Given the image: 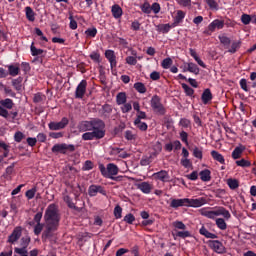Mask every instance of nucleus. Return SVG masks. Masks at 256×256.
<instances>
[{"mask_svg": "<svg viewBox=\"0 0 256 256\" xmlns=\"http://www.w3.org/2000/svg\"><path fill=\"white\" fill-rule=\"evenodd\" d=\"M77 128L80 133H84L82 135L83 141L99 140L105 137V122L99 118L82 121Z\"/></svg>", "mask_w": 256, "mask_h": 256, "instance_id": "1", "label": "nucleus"}, {"mask_svg": "<svg viewBox=\"0 0 256 256\" xmlns=\"http://www.w3.org/2000/svg\"><path fill=\"white\" fill-rule=\"evenodd\" d=\"M207 203V199L204 197L196 198V199H189V198H182V199H172L170 202V207L172 209H178V207H203Z\"/></svg>", "mask_w": 256, "mask_h": 256, "instance_id": "2", "label": "nucleus"}, {"mask_svg": "<svg viewBox=\"0 0 256 256\" xmlns=\"http://www.w3.org/2000/svg\"><path fill=\"white\" fill-rule=\"evenodd\" d=\"M204 217L207 219H217V217H223L224 219H229L231 217V213L228 212L224 207H217L213 210L211 208H202L199 210Z\"/></svg>", "mask_w": 256, "mask_h": 256, "instance_id": "3", "label": "nucleus"}, {"mask_svg": "<svg viewBox=\"0 0 256 256\" xmlns=\"http://www.w3.org/2000/svg\"><path fill=\"white\" fill-rule=\"evenodd\" d=\"M98 169L102 176L105 177V179H112V181H120L121 176L115 177L116 175H119V167L113 163L105 165L99 164Z\"/></svg>", "mask_w": 256, "mask_h": 256, "instance_id": "4", "label": "nucleus"}, {"mask_svg": "<svg viewBox=\"0 0 256 256\" xmlns=\"http://www.w3.org/2000/svg\"><path fill=\"white\" fill-rule=\"evenodd\" d=\"M150 107L156 115H165L167 113V108L165 107V104H163V100L159 95L152 96L150 100Z\"/></svg>", "mask_w": 256, "mask_h": 256, "instance_id": "5", "label": "nucleus"}, {"mask_svg": "<svg viewBox=\"0 0 256 256\" xmlns=\"http://www.w3.org/2000/svg\"><path fill=\"white\" fill-rule=\"evenodd\" d=\"M47 223L55 225L59 223V211L57 210V205L50 204L46 209L45 216Z\"/></svg>", "mask_w": 256, "mask_h": 256, "instance_id": "6", "label": "nucleus"}, {"mask_svg": "<svg viewBox=\"0 0 256 256\" xmlns=\"http://www.w3.org/2000/svg\"><path fill=\"white\" fill-rule=\"evenodd\" d=\"M13 100L11 98H6L0 101V117L4 119H9V111L7 109H13Z\"/></svg>", "mask_w": 256, "mask_h": 256, "instance_id": "7", "label": "nucleus"}, {"mask_svg": "<svg viewBox=\"0 0 256 256\" xmlns=\"http://www.w3.org/2000/svg\"><path fill=\"white\" fill-rule=\"evenodd\" d=\"M52 153H61L62 155H67V153H73L75 151V145L73 144H55L52 149Z\"/></svg>", "mask_w": 256, "mask_h": 256, "instance_id": "8", "label": "nucleus"}, {"mask_svg": "<svg viewBox=\"0 0 256 256\" xmlns=\"http://www.w3.org/2000/svg\"><path fill=\"white\" fill-rule=\"evenodd\" d=\"M223 27H225V20H220V19H215L213 20L208 27L204 30V35H213V33H215V30L218 29L221 30L223 29Z\"/></svg>", "mask_w": 256, "mask_h": 256, "instance_id": "9", "label": "nucleus"}, {"mask_svg": "<svg viewBox=\"0 0 256 256\" xmlns=\"http://www.w3.org/2000/svg\"><path fill=\"white\" fill-rule=\"evenodd\" d=\"M69 125V118L63 117L60 122H50L48 127L50 131H60V129H65Z\"/></svg>", "mask_w": 256, "mask_h": 256, "instance_id": "10", "label": "nucleus"}, {"mask_svg": "<svg viewBox=\"0 0 256 256\" xmlns=\"http://www.w3.org/2000/svg\"><path fill=\"white\" fill-rule=\"evenodd\" d=\"M207 243H208V247H210V249H213L215 253H218V254L225 253V246L221 241L209 240Z\"/></svg>", "mask_w": 256, "mask_h": 256, "instance_id": "11", "label": "nucleus"}, {"mask_svg": "<svg viewBox=\"0 0 256 256\" xmlns=\"http://www.w3.org/2000/svg\"><path fill=\"white\" fill-rule=\"evenodd\" d=\"M86 93H87V80H82L76 87L75 98L83 99Z\"/></svg>", "mask_w": 256, "mask_h": 256, "instance_id": "12", "label": "nucleus"}, {"mask_svg": "<svg viewBox=\"0 0 256 256\" xmlns=\"http://www.w3.org/2000/svg\"><path fill=\"white\" fill-rule=\"evenodd\" d=\"M30 243H31V238L29 236L22 237L21 243H20L21 248H17V247L14 248V253H17V254L28 253L27 247H29Z\"/></svg>", "mask_w": 256, "mask_h": 256, "instance_id": "13", "label": "nucleus"}, {"mask_svg": "<svg viewBox=\"0 0 256 256\" xmlns=\"http://www.w3.org/2000/svg\"><path fill=\"white\" fill-rule=\"evenodd\" d=\"M97 193H100L101 195L107 194V192L105 191V188H103V186L95 185V184L90 185L88 188V195L90 197H96Z\"/></svg>", "mask_w": 256, "mask_h": 256, "instance_id": "14", "label": "nucleus"}, {"mask_svg": "<svg viewBox=\"0 0 256 256\" xmlns=\"http://www.w3.org/2000/svg\"><path fill=\"white\" fill-rule=\"evenodd\" d=\"M153 179H155L156 181H162V183H167L169 182V172H167L166 170H161L159 172H156L152 175Z\"/></svg>", "mask_w": 256, "mask_h": 256, "instance_id": "15", "label": "nucleus"}, {"mask_svg": "<svg viewBox=\"0 0 256 256\" xmlns=\"http://www.w3.org/2000/svg\"><path fill=\"white\" fill-rule=\"evenodd\" d=\"M105 57L109 61L111 69H115V67H117V56L115 55V51L106 50Z\"/></svg>", "mask_w": 256, "mask_h": 256, "instance_id": "16", "label": "nucleus"}, {"mask_svg": "<svg viewBox=\"0 0 256 256\" xmlns=\"http://www.w3.org/2000/svg\"><path fill=\"white\" fill-rule=\"evenodd\" d=\"M23 230L21 229V226H17L12 234L8 237V243H16V241H19L21 238Z\"/></svg>", "mask_w": 256, "mask_h": 256, "instance_id": "17", "label": "nucleus"}, {"mask_svg": "<svg viewBox=\"0 0 256 256\" xmlns=\"http://www.w3.org/2000/svg\"><path fill=\"white\" fill-rule=\"evenodd\" d=\"M187 13L183 10L176 11V15L174 16V22L172 23V27H179L180 23H183V19H185V16Z\"/></svg>", "mask_w": 256, "mask_h": 256, "instance_id": "18", "label": "nucleus"}, {"mask_svg": "<svg viewBox=\"0 0 256 256\" xmlns=\"http://www.w3.org/2000/svg\"><path fill=\"white\" fill-rule=\"evenodd\" d=\"M245 149H247L245 145L239 144L232 152V159L235 161H237V159H241L243 153H245Z\"/></svg>", "mask_w": 256, "mask_h": 256, "instance_id": "19", "label": "nucleus"}, {"mask_svg": "<svg viewBox=\"0 0 256 256\" xmlns=\"http://www.w3.org/2000/svg\"><path fill=\"white\" fill-rule=\"evenodd\" d=\"M137 189L142 191V193H145V195H149V193H151V191H153V184H151L149 182H141V183L137 184Z\"/></svg>", "mask_w": 256, "mask_h": 256, "instance_id": "20", "label": "nucleus"}, {"mask_svg": "<svg viewBox=\"0 0 256 256\" xmlns=\"http://www.w3.org/2000/svg\"><path fill=\"white\" fill-rule=\"evenodd\" d=\"M201 99L204 105H209V103L213 101V93H211V89H205L202 93Z\"/></svg>", "mask_w": 256, "mask_h": 256, "instance_id": "21", "label": "nucleus"}, {"mask_svg": "<svg viewBox=\"0 0 256 256\" xmlns=\"http://www.w3.org/2000/svg\"><path fill=\"white\" fill-rule=\"evenodd\" d=\"M13 173H15V163H13L12 165L8 166L4 172V174L2 175V177L6 180V181H11L13 179Z\"/></svg>", "mask_w": 256, "mask_h": 256, "instance_id": "22", "label": "nucleus"}, {"mask_svg": "<svg viewBox=\"0 0 256 256\" xmlns=\"http://www.w3.org/2000/svg\"><path fill=\"white\" fill-rule=\"evenodd\" d=\"M111 13L114 19H121L123 17V8L118 4H114L111 8Z\"/></svg>", "mask_w": 256, "mask_h": 256, "instance_id": "23", "label": "nucleus"}, {"mask_svg": "<svg viewBox=\"0 0 256 256\" xmlns=\"http://www.w3.org/2000/svg\"><path fill=\"white\" fill-rule=\"evenodd\" d=\"M171 29H175L173 24H158L156 26V31H158V33L167 34L169 31H171Z\"/></svg>", "mask_w": 256, "mask_h": 256, "instance_id": "24", "label": "nucleus"}, {"mask_svg": "<svg viewBox=\"0 0 256 256\" xmlns=\"http://www.w3.org/2000/svg\"><path fill=\"white\" fill-rule=\"evenodd\" d=\"M189 53H190L191 57H193V59L196 61V63H198V65L200 67H202L203 69L207 68V65H205V62H203V60H201L199 55H197V51H195V49L190 48Z\"/></svg>", "mask_w": 256, "mask_h": 256, "instance_id": "25", "label": "nucleus"}, {"mask_svg": "<svg viewBox=\"0 0 256 256\" xmlns=\"http://www.w3.org/2000/svg\"><path fill=\"white\" fill-rule=\"evenodd\" d=\"M210 155L214 161H217L221 165H225V157L222 156L221 153L217 152V150H212Z\"/></svg>", "mask_w": 256, "mask_h": 256, "instance_id": "26", "label": "nucleus"}, {"mask_svg": "<svg viewBox=\"0 0 256 256\" xmlns=\"http://www.w3.org/2000/svg\"><path fill=\"white\" fill-rule=\"evenodd\" d=\"M53 231H57V226H47L46 230L42 234V239H49V237H53Z\"/></svg>", "mask_w": 256, "mask_h": 256, "instance_id": "27", "label": "nucleus"}, {"mask_svg": "<svg viewBox=\"0 0 256 256\" xmlns=\"http://www.w3.org/2000/svg\"><path fill=\"white\" fill-rule=\"evenodd\" d=\"M124 103H127V93L125 92H119L116 95V105H124Z\"/></svg>", "mask_w": 256, "mask_h": 256, "instance_id": "28", "label": "nucleus"}, {"mask_svg": "<svg viewBox=\"0 0 256 256\" xmlns=\"http://www.w3.org/2000/svg\"><path fill=\"white\" fill-rule=\"evenodd\" d=\"M21 207V201L17 198H13L10 202V209L13 213H17Z\"/></svg>", "mask_w": 256, "mask_h": 256, "instance_id": "29", "label": "nucleus"}, {"mask_svg": "<svg viewBox=\"0 0 256 256\" xmlns=\"http://www.w3.org/2000/svg\"><path fill=\"white\" fill-rule=\"evenodd\" d=\"M25 13H26V19H28V21H31L33 23V21H35V11H33V8H31L30 6L26 7Z\"/></svg>", "mask_w": 256, "mask_h": 256, "instance_id": "30", "label": "nucleus"}, {"mask_svg": "<svg viewBox=\"0 0 256 256\" xmlns=\"http://www.w3.org/2000/svg\"><path fill=\"white\" fill-rule=\"evenodd\" d=\"M30 50H31L32 57H37L39 55H43V53H44L43 49H39V48L35 47V42H32V44L30 46Z\"/></svg>", "mask_w": 256, "mask_h": 256, "instance_id": "31", "label": "nucleus"}, {"mask_svg": "<svg viewBox=\"0 0 256 256\" xmlns=\"http://www.w3.org/2000/svg\"><path fill=\"white\" fill-rule=\"evenodd\" d=\"M201 181L207 182L211 179V170L205 169L200 172Z\"/></svg>", "mask_w": 256, "mask_h": 256, "instance_id": "32", "label": "nucleus"}, {"mask_svg": "<svg viewBox=\"0 0 256 256\" xmlns=\"http://www.w3.org/2000/svg\"><path fill=\"white\" fill-rule=\"evenodd\" d=\"M187 71H189V73H194V75H199V66H197V64L193 63V62H189L187 64Z\"/></svg>", "mask_w": 256, "mask_h": 256, "instance_id": "33", "label": "nucleus"}, {"mask_svg": "<svg viewBox=\"0 0 256 256\" xmlns=\"http://www.w3.org/2000/svg\"><path fill=\"white\" fill-rule=\"evenodd\" d=\"M134 89L141 94L147 93V87L145 84H143V82H136L134 84Z\"/></svg>", "mask_w": 256, "mask_h": 256, "instance_id": "34", "label": "nucleus"}, {"mask_svg": "<svg viewBox=\"0 0 256 256\" xmlns=\"http://www.w3.org/2000/svg\"><path fill=\"white\" fill-rule=\"evenodd\" d=\"M134 125L139 131H147V129H149L147 123L142 122L141 120H134Z\"/></svg>", "mask_w": 256, "mask_h": 256, "instance_id": "35", "label": "nucleus"}, {"mask_svg": "<svg viewBox=\"0 0 256 256\" xmlns=\"http://www.w3.org/2000/svg\"><path fill=\"white\" fill-rule=\"evenodd\" d=\"M227 185H228V187H230V189L235 191V189H239V180L233 179V178H229L227 180Z\"/></svg>", "mask_w": 256, "mask_h": 256, "instance_id": "36", "label": "nucleus"}, {"mask_svg": "<svg viewBox=\"0 0 256 256\" xmlns=\"http://www.w3.org/2000/svg\"><path fill=\"white\" fill-rule=\"evenodd\" d=\"M85 35H86V39H93V38L97 37V28H95V27L88 28L85 31Z\"/></svg>", "mask_w": 256, "mask_h": 256, "instance_id": "37", "label": "nucleus"}, {"mask_svg": "<svg viewBox=\"0 0 256 256\" xmlns=\"http://www.w3.org/2000/svg\"><path fill=\"white\" fill-rule=\"evenodd\" d=\"M173 235H176V237H180V239H187V237H191V232L174 230Z\"/></svg>", "mask_w": 256, "mask_h": 256, "instance_id": "38", "label": "nucleus"}, {"mask_svg": "<svg viewBox=\"0 0 256 256\" xmlns=\"http://www.w3.org/2000/svg\"><path fill=\"white\" fill-rule=\"evenodd\" d=\"M241 48V41L232 42L230 48L228 49V53H237V50Z\"/></svg>", "mask_w": 256, "mask_h": 256, "instance_id": "39", "label": "nucleus"}, {"mask_svg": "<svg viewBox=\"0 0 256 256\" xmlns=\"http://www.w3.org/2000/svg\"><path fill=\"white\" fill-rule=\"evenodd\" d=\"M192 153L196 159H200V160L203 159V149L202 148L195 146L192 149Z\"/></svg>", "mask_w": 256, "mask_h": 256, "instance_id": "40", "label": "nucleus"}, {"mask_svg": "<svg viewBox=\"0 0 256 256\" xmlns=\"http://www.w3.org/2000/svg\"><path fill=\"white\" fill-rule=\"evenodd\" d=\"M133 105H131V102H125L124 104H121L120 110L122 113H130L132 111Z\"/></svg>", "mask_w": 256, "mask_h": 256, "instance_id": "41", "label": "nucleus"}, {"mask_svg": "<svg viewBox=\"0 0 256 256\" xmlns=\"http://www.w3.org/2000/svg\"><path fill=\"white\" fill-rule=\"evenodd\" d=\"M8 71H9V75H11V77H17V75H19V67L15 66V65H10L8 67Z\"/></svg>", "mask_w": 256, "mask_h": 256, "instance_id": "42", "label": "nucleus"}, {"mask_svg": "<svg viewBox=\"0 0 256 256\" xmlns=\"http://www.w3.org/2000/svg\"><path fill=\"white\" fill-rule=\"evenodd\" d=\"M182 89H184V92L188 97H193V95H195V90L185 83L182 84Z\"/></svg>", "mask_w": 256, "mask_h": 256, "instance_id": "43", "label": "nucleus"}, {"mask_svg": "<svg viewBox=\"0 0 256 256\" xmlns=\"http://www.w3.org/2000/svg\"><path fill=\"white\" fill-rule=\"evenodd\" d=\"M171 65H173V59L171 58H165L162 62H161V67L162 69H170Z\"/></svg>", "mask_w": 256, "mask_h": 256, "instance_id": "44", "label": "nucleus"}, {"mask_svg": "<svg viewBox=\"0 0 256 256\" xmlns=\"http://www.w3.org/2000/svg\"><path fill=\"white\" fill-rule=\"evenodd\" d=\"M220 43L226 47V49H229V45H231V38L227 36H219Z\"/></svg>", "mask_w": 256, "mask_h": 256, "instance_id": "45", "label": "nucleus"}, {"mask_svg": "<svg viewBox=\"0 0 256 256\" xmlns=\"http://www.w3.org/2000/svg\"><path fill=\"white\" fill-rule=\"evenodd\" d=\"M37 193V188L33 187L30 190H27L25 192V197L28 199V201H31V199H33L35 197V194Z\"/></svg>", "mask_w": 256, "mask_h": 256, "instance_id": "46", "label": "nucleus"}, {"mask_svg": "<svg viewBox=\"0 0 256 256\" xmlns=\"http://www.w3.org/2000/svg\"><path fill=\"white\" fill-rule=\"evenodd\" d=\"M124 137L127 141H135L137 139V134H133V131L127 130L124 133Z\"/></svg>", "mask_w": 256, "mask_h": 256, "instance_id": "47", "label": "nucleus"}, {"mask_svg": "<svg viewBox=\"0 0 256 256\" xmlns=\"http://www.w3.org/2000/svg\"><path fill=\"white\" fill-rule=\"evenodd\" d=\"M102 113L105 117H107V115H111V113H113V107L109 104H104L102 106Z\"/></svg>", "mask_w": 256, "mask_h": 256, "instance_id": "48", "label": "nucleus"}, {"mask_svg": "<svg viewBox=\"0 0 256 256\" xmlns=\"http://www.w3.org/2000/svg\"><path fill=\"white\" fill-rule=\"evenodd\" d=\"M237 167H251V161L242 158L236 161Z\"/></svg>", "mask_w": 256, "mask_h": 256, "instance_id": "49", "label": "nucleus"}, {"mask_svg": "<svg viewBox=\"0 0 256 256\" xmlns=\"http://www.w3.org/2000/svg\"><path fill=\"white\" fill-rule=\"evenodd\" d=\"M23 139H25V134H23V132H21V131L15 132L14 141L16 143H21L23 141Z\"/></svg>", "mask_w": 256, "mask_h": 256, "instance_id": "50", "label": "nucleus"}, {"mask_svg": "<svg viewBox=\"0 0 256 256\" xmlns=\"http://www.w3.org/2000/svg\"><path fill=\"white\" fill-rule=\"evenodd\" d=\"M21 83H23L22 77H18L12 81V85L17 91L21 90Z\"/></svg>", "mask_w": 256, "mask_h": 256, "instance_id": "51", "label": "nucleus"}, {"mask_svg": "<svg viewBox=\"0 0 256 256\" xmlns=\"http://www.w3.org/2000/svg\"><path fill=\"white\" fill-rule=\"evenodd\" d=\"M140 9L142 13L149 15V13H151V4H149V2H144L143 5L140 6Z\"/></svg>", "mask_w": 256, "mask_h": 256, "instance_id": "52", "label": "nucleus"}, {"mask_svg": "<svg viewBox=\"0 0 256 256\" xmlns=\"http://www.w3.org/2000/svg\"><path fill=\"white\" fill-rule=\"evenodd\" d=\"M123 214V208H121L119 205H116L114 208V217L116 219H121Z\"/></svg>", "mask_w": 256, "mask_h": 256, "instance_id": "53", "label": "nucleus"}, {"mask_svg": "<svg viewBox=\"0 0 256 256\" xmlns=\"http://www.w3.org/2000/svg\"><path fill=\"white\" fill-rule=\"evenodd\" d=\"M150 11H153V13L155 15H157L158 13H160L161 11V5L157 2H154L151 6H150Z\"/></svg>", "mask_w": 256, "mask_h": 256, "instance_id": "54", "label": "nucleus"}, {"mask_svg": "<svg viewBox=\"0 0 256 256\" xmlns=\"http://www.w3.org/2000/svg\"><path fill=\"white\" fill-rule=\"evenodd\" d=\"M241 21H242L243 25H249V23H251V15L242 14Z\"/></svg>", "mask_w": 256, "mask_h": 256, "instance_id": "55", "label": "nucleus"}, {"mask_svg": "<svg viewBox=\"0 0 256 256\" xmlns=\"http://www.w3.org/2000/svg\"><path fill=\"white\" fill-rule=\"evenodd\" d=\"M125 61L127 65H137V58L135 56H127Z\"/></svg>", "mask_w": 256, "mask_h": 256, "instance_id": "56", "label": "nucleus"}, {"mask_svg": "<svg viewBox=\"0 0 256 256\" xmlns=\"http://www.w3.org/2000/svg\"><path fill=\"white\" fill-rule=\"evenodd\" d=\"M79 237L80 241H87V239H91V237H93V234L89 232H83L79 235Z\"/></svg>", "mask_w": 256, "mask_h": 256, "instance_id": "57", "label": "nucleus"}, {"mask_svg": "<svg viewBox=\"0 0 256 256\" xmlns=\"http://www.w3.org/2000/svg\"><path fill=\"white\" fill-rule=\"evenodd\" d=\"M69 20H70V24H69L70 29L75 31V29H77V27H78L77 21L73 18V15L69 16Z\"/></svg>", "mask_w": 256, "mask_h": 256, "instance_id": "58", "label": "nucleus"}, {"mask_svg": "<svg viewBox=\"0 0 256 256\" xmlns=\"http://www.w3.org/2000/svg\"><path fill=\"white\" fill-rule=\"evenodd\" d=\"M124 221H125V223H128V225H131L133 223V221H135V216L133 214L129 213L124 217Z\"/></svg>", "mask_w": 256, "mask_h": 256, "instance_id": "59", "label": "nucleus"}, {"mask_svg": "<svg viewBox=\"0 0 256 256\" xmlns=\"http://www.w3.org/2000/svg\"><path fill=\"white\" fill-rule=\"evenodd\" d=\"M150 79L152 81H159V79H161V73L158 72V71H153L151 74H150Z\"/></svg>", "mask_w": 256, "mask_h": 256, "instance_id": "60", "label": "nucleus"}, {"mask_svg": "<svg viewBox=\"0 0 256 256\" xmlns=\"http://www.w3.org/2000/svg\"><path fill=\"white\" fill-rule=\"evenodd\" d=\"M12 255H13V246L6 247V251L0 253V256H12Z\"/></svg>", "mask_w": 256, "mask_h": 256, "instance_id": "61", "label": "nucleus"}, {"mask_svg": "<svg viewBox=\"0 0 256 256\" xmlns=\"http://www.w3.org/2000/svg\"><path fill=\"white\" fill-rule=\"evenodd\" d=\"M207 5L210 7V9H219V4L215 0H206Z\"/></svg>", "mask_w": 256, "mask_h": 256, "instance_id": "62", "label": "nucleus"}, {"mask_svg": "<svg viewBox=\"0 0 256 256\" xmlns=\"http://www.w3.org/2000/svg\"><path fill=\"white\" fill-rule=\"evenodd\" d=\"M43 99H45V95H43L41 93H37L34 95L33 101L35 103H41L43 101Z\"/></svg>", "mask_w": 256, "mask_h": 256, "instance_id": "63", "label": "nucleus"}, {"mask_svg": "<svg viewBox=\"0 0 256 256\" xmlns=\"http://www.w3.org/2000/svg\"><path fill=\"white\" fill-rule=\"evenodd\" d=\"M141 119H147V113L140 110L137 112L135 121H141Z\"/></svg>", "mask_w": 256, "mask_h": 256, "instance_id": "64", "label": "nucleus"}]
</instances>
